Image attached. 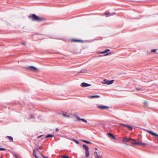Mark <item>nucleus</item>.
Listing matches in <instances>:
<instances>
[{
    "label": "nucleus",
    "mask_w": 158,
    "mask_h": 158,
    "mask_svg": "<svg viewBox=\"0 0 158 158\" xmlns=\"http://www.w3.org/2000/svg\"><path fill=\"white\" fill-rule=\"evenodd\" d=\"M71 140L75 142L76 143H77V144L79 143V142L75 139H72Z\"/></svg>",
    "instance_id": "nucleus-22"
},
{
    "label": "nucleus",
    "mask_w": 158,
    "mask_h": 158,
    "mask_svg": "<svg viewBox=\"0 0 158 158\" xmlns=\"http://www.w3.org/2000/svg\"><path fill=\"white\" fill-rule=\"evenodd\" d=\"M82 146L83 148L85 151V156L86 157H88L89 155V148L87 146H86L85 144H83Z\"/></svg>",
    "instance_id": "nucleus-2"
},
{
    "label": "nucleus",
    "mask_w": 158,
    "mask_h": 158,
    "mask_svg": "<svg viewBox=\"0 0 158 158\" xmlns=\"http://www.w3.org/2000/svg\"><path fill=\"white\" fill-rule=\"evenodd\" d=\"M0 150L1 151H5L6 150V148H0Z\"/></svg>",
    "instance_id": "nucleus-27"
},
{
    "label": "nucleus",
    "mask_w": 158,
    "mask_h": 158,
    "mask_svg": "<svg viewBox=\"0 0 158 158\" xmlns=\"http://www.w3.org/2000/svg\"><path fill=\"white\" fill-rule=\"evenodd\" d=\"M81 40H76L75 39H72L71 40V41L72 42H81Z\"/></svg>",
    "instance_id": "nucleus-14"
},
{
    "label": "nucleus",
    "mask_w": 158,
    "mask_h": 158,
    "mask_svg": "<svg viewBox=\"0 0 158 158\" xmlns=\"http://www.w3.org/2000/svg\"><path fill=\"white\" fill-rule=\"evenodd\" d=\"M59 131V129L58 128H56V132H57L58 131Z\"/></svg>",
    "instance_id": "nucleus-32"
},
{
    "label": "nucleus",
    "mask_w": 158,
    "mask_h": 158,
    "mask_svg": "<svg viewBox=\"0 0 158 158\" xmlns=\"http://www.w3.org/2000/svg\"><path fill=\"white\" fill-rule=\"evenodd\" d=\"M82 141L85 142V143H88V144H91V143L89 141L85 140H81Z\"/></svg>",
    "instance_id": "nucleus-21"
},
{
    "label": "nucleus",
    "mask_w": 158,
    "mask_h": 158,
    "mask_svg": "<svg viewBox=\"0 0 158 158\" xmlns=\"http://www.w3.org/2000/svg\"><path fill=\"white\" fill-rule=\"evenodd\" d=\"M28 18L29 19H31L33 21L37 22H41L45 20L44 18L38 17L35 14H33L31 15H29Z\"/></svg>",
    "instance_id": "nucleus-1"
},
{
    "label": "nucleus",
    "mask_w": 158,
    "mask_h": 158,
    "mask_svg": "<svg viewBox=\"0 0 158 158\" xmlns=\"http://www.w3.org/2000/svg\"><path fill=\"white\" fill-rule=\"evenodd\" d=\"M120 125L126 128H127L128 129L130 130H131L133 129L132 127L130 125L123 123H120Z\"/></svg>",
    "instance_id": "nucleus-6"
},
{
    "label": "nucleus",
    "mask_w": 158,
    "mask_h": 158,
    "mask_svg": "<svg viewBox=\"0 0 158 158\" xmlns=\"http://www.w3.org/2000/svg\"><path fill=\"white\" fill-rule=\"evenodd\" d=\"M91 85L88 84L85 82L82 83L81 84V86L82 87H86L90 86Z\"/></svg>",
    "instance_id": "nucleus-8"
},
{
    "label": "nucleus",
    "mask_w": 158,
    "mask_h": 158,
    "mask_svg": "<svg viewBox=\"0 0 158 158\" xmlns=\"http://www.w3.org/2000/svg\"><path fill=\"white\" fill-rule=\"evenodd\" d=\"M54 136V135H53L49 134V135H47L46 136L45 138H49V137H53Z\"/></svg>",
    "instance_id": "nucleus-17"
},
{
    "label": "nucleus",
    "mask_w": 158,
    "mask_h": 158,
    "mask_svg": "<svg viewBox=\"0 0 158 158\" xmlns=\"http://www.w3.org/2000/svg\"><path fill=\"white\" fill-rule=\"evenodd\" d=\"M95 150H97V148H95Z\"/></svg>",
    "instance_id": "nucleus-38"
},
{
    "label": "nucleus",
    "mask_w": 158,
    "mask_h": 158,
    "mask_svg": "<svg viewBox=\"0 0 158 158\" xmlns=\"http://www.w3.org/2000/svg\"><path fill=\"white\" fill-rule=\"evenodd\" d=\"M136 89L137 90H140L141 89H138V88H136Z\"/></svg>",
    "instance_id": "nucleus-34"
},
{
    "label": "nucleus",
    "mask_w": 158,
    "mask_h": 158,
    "mask_svg": "<svg viewBox=\"0 0 158 158\" xmlns=\"http://www.w3.org/2000/svg\"><path fill=\"white\" fill-rule=\"evenodd\" d=\"M94 155L95 158H102L103 157L102 156L98 155L96 152H94Z\"/></svg>",
    "instance_id": "nucleus-10"
},
{
    "label": "nucleus",
    "mask_w": 158,
    "mask_h": 158,
    "mask_svg": "<svg viewBox=\"0 0 158 158\" xmlns=\"http://www.w3.org/2000/svg\"><path fill=\"white\" fill-rule=\"evenodd\" d=\"M74 115L76 116V118L77 119V120H81L82 121L87 123V121L85 120V119L84 118H80L79 117V116L78 115L74 114Z\"/></svg>",
    "instance_id": "nucleus-9"
},
{
    "label": "nucleus",
    "mask_w": 158,
    "mask_h": 158,
    "mask_svg": "<svg viewBox=\"0 0 158 158\" xmlns=\"http://www.w3.org/2000/svg\"><path fill=\"white\" fill-rule=\"evenodd\" d=\"M144 130L152 135L158 137V135L154 133L151 131H148L146 129H144Z\"/></svg>",
    "instance_id": "nucleus-7"
},
{
    "label": "nucleus",
    "mask_w": 158,
    "mask_h": 158,
    "mask_svg": "<svg viewBox=\"0 0 158 158\" xmlns=\"http://www.w3.org/2000/svg\"><path fill=\"white\" fill-rule=\"evenodd\" d=\"M40 155L44 158H48L47 157L43 155L42 153H40Z\"/></svg>",
    "instance_id": "nucleus-24"
},
{
    "label": "nucleus",
    "mask_w": 158,
    "mask_h": 158,
    "mask_svg": "<svg viewBox=\"0 0 158 158\" xmlns=\"http://www.w3.org/2000/svg\"><path fill=\"white\" fill-rule=\"evenodd\" d=\"M157 50V49H152L151 51L152 52H156V51Z\"/></svg>",
    "instance_id": "nucleus-29"
},
{
    "label": "nucleus",
    "mask_w": 158,
    "mask_h": 158,
    "mask_svg": "<svg viewBox=\"0 0 158 158\" xmlns=\"http://www.w3.org/2000/svg\"><path fill=\"white\" fill-rule=\"evenodd\" d=\"M110 53H107L106 54H105V56H107V55H108V54H110Z\"/></svg>",
    "instance_id": "nucleus-33"
},
{
    "label": "nucleus",
    "mask_w": 158,
    "mask_h": 158,
    "mask_svg": "<svg viewBox=\"0 0 158 158\" xmlns=\"http://www.w3.org/2000/svg\"><path fill=\"white\" fill-rule=\"evenodd\" d=\"M39 153L40 154V153H41L40 151L39 150V151H38Z\"/></svg>",
    "instance_id": "nucleus-37"
},
{
    "label": "nucleus",
    "mask_w": 158,
    "mask_h": 158,
    "mask_svg": "<svg viewBox=\"0 0 158 158\" xmlns=\"http://www.w3.org/2000/svg\"><path fill=\"white\" fill-rule=\"evenodd\" d=\"M130 140H131L132 141H134L135 142L136 141V139H131Z\"/></svg>",
    "instance_id": "nucleus-30"
},
{
    "label": "nucleus",
    "mask_w": 158,
    "mask_h": 158,
    "mask_svg": "<svg viewBox=\"0 0 158 158\" xmlns=\"http://www.w3.org/2000/svg\"><path fill=\"white\" fill-rule=\"evenodd\" d=\"M114 80H108L107 79H104L103 80V81L102 82V83L105 84L110 85L112 84L114 82Z\"/></svg>",
    "instance_id": "nucleus-5"
},
{
    "label": "nucleus",
    "mask_w": 158,
    "mask_h": 158,
    "mask_svg": "<svg viewBox=\"0 0 158 158\" xmlns=\"http://www.w3.org/2000/svg\"><path fill=\"white\" fill-rule=\"evenodd\" d=\"M131 138H128L127 137H124L123 140V141L125 142H128L130 140Z\"/></svg>",
    "instance_id": "nucleus-13"
},
{
    "label": "nucleus",
    "mask_w": 158,
    "mask_h": 158,
    "mask_svg": "<svg viewBox=\"0 0 158 158\" xmlns=\"http://www.w3.org/2000/svg\"><path fill=\"white\" fill-rule=\"evenodd\" d=\"M43 148L42 146L38 147L36 148H35V149H34L33 150V155L35 158H38V156H37V155L36 154L35 150H36L37 151H39V149L42 150L43 149Z\"/></svg>",
    "instance_id": "nucleus-4"
},
{
    "label": "nucleus",
    "mask_w": 158,
    "mask_h": 158,
    "mask_svg": "<svg viewBox=\"0 0 158 158\" xmlns=\"http://www.w3.org/2000/svg\"><path fill=\"white\" fill-rule=\"evenodd\" d=\"M66 114H67V113L65 112V113H63V115L64 116H65L66 117H69V115H66Z\"/></svg>",
    "instance_id": "nucleus-20"
},
{
    "label": "nucleus",
    "mask_w": 158,
    "mask_h": 158,
    "mask_svg": "<svg viewBox=\"0 0 158 158\" xmlns=\"http://www.w3.org/2000/svg\"><path fill=\"white\" fill-rule=\"evenodd\" d=\"M15 157L16 158H18V157L16 155H15Z\"/></svg>",
    "instance_id": "nucleus-36"
},
{
    "label": "nucleus",
    "mask_w": 158,
    "mask_h": 158,
    "mask_svg": "<svg viewBox=\"0 0 158 158\" xmlns=\"http://www.w3.org/2000/svg\"><path fill=\"white\" fill-rule=\"evenodd\" d=\"M140 145H142L143 146H145L146 145V144L144 143H142L140 142Z\"/></svg>",
    "instance_id": "nucleus-23"
},
{
    "label": "nucleus",
    "mask_w": 158,
    "mask_h": 158,
    "mask_svg": "<svg viewBox=\"0 0 158 158\" xmlns=\"http://www.w3.org/2000/svg\"><path fill=\"white\" fill-rule=\"evenodd\" d=\"M21 44L22 45H25V44H24V43L21 42Z\"/></svg>",
    "instance_id": "nucleus-35"
},
{
    "label": "nucleus",
    "mask_w": 158,
    "mask_h": 158,
    "mask_svg": "<svg viewBox=\"0 0 158 158\" xmlns=\"http://www.w3.org/2000/svg\"><path fill=\"white\" fill-rule=\"evenodd\" d=\"M107 135L109 136V137H110L111 139L115 140L116 139L115 136L112 134L110 133H108Z\"/></svg>",
    "instance_id": "nucleus-11"
},
{
    "label": "nucleus",
    "mask_w": 158,
    "mask_h": 158,
    "mask_svg": "<svg viewBox=\"0 0 158 158\" xmlns=\"http://www.w3.org/2000/svg\"><path fill=\"white\" fill-rule=\"evenodd\" d=\"M132 145H139L140 142H134L132 143Z\"/></svg>",
    "instance_id": "nucleus-19"
},
{
    "label": "nucleus",
    "mask_w": 158,
    "mask_h": 158,
    "mask_svg": "<svg viewBox=\"0 0 158 158\" xmlns=\"http://www.w3.org/2000/svg\"><path fill=\"white\" fill-rule=\"evenodd\" d=\"M25 69L28 70L32 71L34 72L38 71V69L36 68L33 66L26 67L25 68Z\"/></svg>",
    "instance_id": "nucleus-3"
},
{
    "label": "nucleus",
    "mask_w": 158,
    "mask_h": 158,
    "mask_svg": "<svg viewBox=\"0 0 158 158\" xmlns=\"http://www.w3.org/2000/svg\"><path fill=\"white\" fill-rule=\"evenodd\" d=\"M88 97L89 98H99L100 97V96L98 95H95L89 96H88Z\"/></svg>",
    "instance_id": "nucleus-16"
},
{
    "label": "nucleus",
    "mask_w": 158,
    "mask_h": 158,
    "mask_svg": "<svg viewBox=\"0 0 158 158\" xmlns=\"http://www.w3.org/2000/svg\"><path fill=\"white\" fill-rule=\"evenodd\" d=\"M115 14V13H110V14H109V15L110 16H112L114 15Z\"/></svg>",
    "instance_id": "nucleus-28"
},
{
    "label": "nucleus",
    "mask_w": 158,
    "mask_h": 158,
    "mask_svg": "<svg viewBox=\"0 0 158 158\" xmlns=\"http://www.w3.org/2000/svg\"><path fill=\"white\" fill-rule=\"evenodd\" d=\"M98 107L101 109H105L109 108L108 107L104 106H98Z\"/></svg>",
    "instance_id": "nucleus-12"
},
{
    "label": "nucleus",
    "mask_w": 158,
    "mask_h": 158,
    "mask_svg": "<svg viewBox=\"0 0 158 158\" xmlns=\"http://www.w3.org/2000/svg\"><path fill=\"white\" fill-rule=\"evenodd\" d=\"M110 14V13H106L105 14V15L106 16H110L109 14Z\"/></svg>",
    "instance_id": "nucleus-25"
},
{
    "label": "nucleus",
    "mask_w": 158,
    "mask_h": 158,
    "mask_svg": "<svg viewBox=\"0 0 158 158\" xmlns=\"http://www.w3.org/2000/svg\"><path fill=\"white\" fill-rule=\"evenodd\" d=\"M34 118V116L33 114H31L30 116V118Z\"/></svg>",
    "instance_id": "nucleus-26"
},
{
    "label": "nucleus",
    "mask_w": 158,
    "mask_h": 158,
    "mask_svg": "<svg viewBox=\"0 0 158 158\" xmlns=\"http://www.w3.org/2000/svg\"><path fill=\"white\" fill-rule=\"evenodd\" d=\"M6 137H8L10 140L12 141L13 140V138L11 136H6Z\"/></svg>",
    "instance_id": "nucleus-18"
},
{
    "label": "nucleus",
    "mask_w": 158,
    "mask_h": 158,
    "mask_svg": "<svg viewBox=\"0 0 158 158\" xmlns=\"http://www.w3.org/2000/svg\"><path fill=\"white\" fill-rule=\"evenodd\" d=\"M110 51V50L109 49H107L104 51L101 52H99L101 54H103L105 53H106L108 52H109Z\"/></svg>",
    "instance_id": "nucleus-15"
},
{
    "label": "nucleus",
    "mask_w": 158,
    "mask_h": 158,
    "mask_svg": "<svg viewBox=\"0 0 158 158\" xmlns=\"http://www.w3.org/2000/svg\"><path fill=\"white\" fill-rule=\"evenodd\" d=\"M42 136H43V135H40L39 136H38L37 137V138L39 139V138H40Z\"/></svg>",
    "instance_id": "nucleus-31"
}]
</instances>
